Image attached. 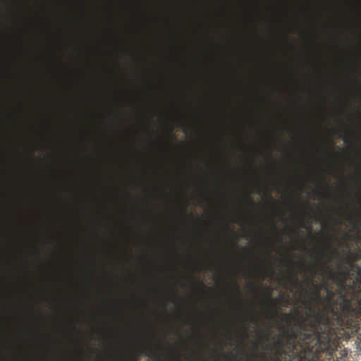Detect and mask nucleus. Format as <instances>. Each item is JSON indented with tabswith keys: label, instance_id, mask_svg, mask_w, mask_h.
<instances>
[{
	"label": "nucleus",
	"instance_id": "nucleus-1",
	"mask_svg": "<svg viewBox=\"0 0 361 361\" xmlns=\"http://www.w3.org/2000/svg\"><path fill=\"white\" fill-rule=\"evenodd\" d=\"M323 298V307L307 314L300 322L296 328L283 330L276 336L274 343H269V331L261 332L266 340L264 349L272 350L273 355L257 352L258 343L255 342L256 351L252 353L259 361H322L321 355L332 350L337 331L352 325L354 318L361 313L356 307L355 300L345 294V302L335 299L336 292L330 288ZM251 361H257L251 360Z\"/></svg>",
	"mask_w": 361,
	"mask_h": 361
},
{
	"label": "nucleus",
	"instance_id": "nucleus-2",
	"mask_svg": "<svg viewBox=\"0 0 361 361\" xmlns=\"http://www.w3.org/2000/svg\"><path fill=\"white\" fill-rule=\"evenodd\" d=\"M328 278L337 286L340 301L345 302L344 297L347 294L357 302V307L361 310V267L351 263L350 269H331Z\"/></svg>",
	"mask_w": 361,
	"mask_h": 361
},
{
	"label": "nucleus",
	"instance_id": "nucleus-3",
	"mask_svg": "<svg viewBox=\"0 0 361 361\" xmlns=\"http://www.w3.org/2000/svg\"><path fill=\"white\" fill-rule=\"evenodd\" d=\"M314 301L323 305V298L320 295L319 288L312 291L310 298L306 300L305 307L310 312V314H312L314 312H315L314 305L313 304Z\"/></svg>",
	"mask_w": 361,
	"mask_h": 361
},
{
	"label": "nucleus",
	"instance_id": "nucleus-4",
	"mask_svg": "<svg viewBox=\"0 0 361 361\" xmlns=\"http://www.w3.org/2000/svg\"><path fill=\"white\" fill-rule=\"evenodd\" d=\"M271 318L272 319H275V318H276V319H279L280 322H290L291 321L292 317L290 314L288 313H283L282 314V317H279V312L276 310H274L271 313Z\"/></svg>",
	"mask_w": 361,
	"mask_h": 361
},
{
	"label": "nucleus",
	"instance_id": "nucleus-5",
	"mask_svg": "<svg viewBox=\"0 0 361 361\" xmlns=\"http://www.w3.org/2000/svg\"><path fill=\"white\" fill-rule=\"evenodd\" d=\"M320 253L322 258L326 259L327 262H329L330 259H332L334 255H336L338 257H339L338 252L336 250H331V252L330 254H327L324 250H321Z\"/></svg>",
	"mask_w": 361,
	"mask_h": 361
},
{
	"label": "nucleus",
	"instance_id": "nucleus-6",
	"mask_svg": "<svg viewBox=\"0 0 361 361\" xmlns=\"http://www.w3.org/2000/svg\"><path fill=\"white\" fill-rule=\"evenodd\" d=\"M267 298L268 299L271 301L270 302V305L271 307H273L274 308L276 309L277 307V304L282 299V295H279V298H276L275 299H272L271 298V293H268L267 294Z\"/></svg>",
	"mask_w": 361,
	"mask_h": 361
},
{
	"label": "nucleus",
	"instance_id": "nucleus-7",
	"mask_svg": "<svg viewBox=\"0 0 361 361\" xmlns=\"http://www.w3.org/2000/svg\"><path fill=\"white\" fill-rule=\"evenodd\" d=\"M319 289H322L326 292V290H328L329 289V287L326 283H322L319 286Z\"/></svg>",
	"mask_w": 361,
	"mask_h": 361
},
{
	"label": "nucleus",
	"instance_id": "nucleus-8",
	"mask_svg": "<svg viewBox=\"0 0 361 361\" xmlns=\"http://www.w3.org/2000/svg\"><path fill=\"white\" fill-rule=\"evenodd\" d=\"M350 223L353 225L354 228H355V229H357L360 226V224L357 221H355L353 219L351 220Z\"/></svg>",
	"mask_w": 361,
	"mask_h": 361
},
{
	"label": "nucleus",
	"instance_id": "nucleus-9",
	"mask_svg": "<svg viewBox=\"0 0 361 361\" xmlns=\"http://www.w3.org/2000/svg\"><path fill=\"white\" fill-rule=\"evenodd\" d=\"M292 280L295 285H297L298 283V279L297 275L295 274L293 275Z\"/></svg>",
	"mask_w": 361,
	"mask_h": 361
},
{
	"label": "nucleus",
	"instance_id": "nucleus-10",
	"mask_svg": "<svg viewBox=\"0 0 361 361\" xmlns=\"http://www.w3.org/2000/svg\"><path fill=\"white\" fill-rule=\"evenodd\" d=\"M233 288L237 293H239V286L238 285V282L233 283Z\"/></svg>",
	"mask_w": 361,
	"mask_h": 361
},
{
	"label": "nucleus",
	"instance_id": "nucleus-11",
	"mask_svg": "<svg viewBox=\"0 0 361 361\" xmlns=\"http://www.w3.org/2000/svg\"><path fill=\"white\" fill-rule=\"evenodd\" d=\"M350 239L351 240H354V241H357H357H359V240H360V235H356V237H351Z\"/></svg>",
	"mask_w": 361,
	"mask_h": 361
},
{
	"label": "nucleus",
	"instance_id": "nucleus-12",
	"mask_svg": "<svg viewBox=\"0 0 361 361\" xmlns=\"http://www.w3.org/2000/svg\"><path fill=\"white\" fill-rule=\"evenodd\" d=\"M251 359H257L253 354L249 355L247 361H251Z\"/></svg>",
	"mask_w": 361,
	"mask_h": 361
},
{
	"label": "nucleus",
	"instance_id": "nucleus-13",
	"mask_svg": "<svg viewBox=\"0 0 361 361\" xmlns=\"http://www.w3.org/2000/svg\"><path fill=\"white\" fill-rule=\"evenodd\" d=\"M272 228L276 231L277 230V226L274 221L272 223Z\"/></svg>",
	"mask_w": 361,
	"mask_h": 361
},
{
	"label": "nucleus",
	"instance_id": "nucleus-14",
	"mask_svg": "<svg viewBox=\"0 0 361 361\" xmlns=\"http://www.w3.org/2000/svg\"><path fill=\"white\" fill-rule=\"evenodd\" d=\"M152 353H153V350L152 349H149L147 355H150Z\"/></svg>",
	"mask_w": 361,
	"mask_h": 361
},
{
	"label": "nucleus",
	"instance_id": "nucleus-15",
	"mask_svg": "<svg viewBox=\"0 0 361 361\" xmlns=\"http://www.w3.org/2000/svg\"><path fill=\"white\" fill-rule=\"evenodd\" d=\"M249 200V202L251 204H255V203L253 202L252 200V199H248Z\"/></svg>",
	"mask_w": 361,
	"mask_h": 361
},
{
	"label": "nucleus",
	"instance_id": "nucleus-16",
	"mask_svg": "<svg viewBox=\"0 0 361 361\" xmlns=\"http://www.w3.org/2000/svg\"><path fill=\"white\" fill-rule=\"evenodd\" d=\"M299 264H300L301 267H305V264H304V263L300 262Z\"/></svg>",
	"mask_w": 361,
	"mask_h": 361
},
{
	"label": "nucleus",
	"instance_id": "nucleus-17",
	"mask_svg": "<svg viewBox=\"0 0 361 361\" xmlns=\"http://www.w3.org/2000/svg\"><path fill=\"white\" fill-rule=\"evenodd\" d=\"M199 284L202 286V287H204V284L202 282H199Z\"/></svg>",
	"mask_w": 361,
	"mask_h": 361
},
{
	"label": "nucleus",
	"instance_id": "nucleus-18",
	"mask_svg": "<svg viewBox=\"0 0 361 361\" xmlns=\"http://www.w3.org/2000/svg\"><path fill=\"white\" fill-rule=\"evenodd\" d=\"M344 140H345V142H348L349 140H348V138L345 137V138L344 139Z\"/></svg>",
	"mask_w": 361,
	"mask_h": 361
},
{
	"label": "nucleus",
	"instance_id": "nucleus-19",
	"mask_svg": "<svg viewBox=\"0 0 361 361\" xmlns=\"http://www.w3.org/2000/svg\"><path fill=\"white\" fill-rule=\"evenodd\" d=\"M253 316H250V319H253Z\"/></svg>",
	"mask_w": 361,
	"mask_h": 361
},
{
	"label": "nucleus",
	"instance_id": "nucleus-20",
	"mask_svg": "<svg viewBox=\"0 0 361 361\" xmlns=\"http://www.w3.org/2000/svg\"><path fill=\"white\" fill-rule=\"evenodd\" d=\"M177 361H180L178 357H176Z\"/></svg>",
	"mask_w": 361,
	"mask_h": 361
},
{
	"label": "nucleus",
	"instance_id": "nucleus-21",
	"mask_svg": "<svg viewBox=\"0 0 361 361\" xmlns=\"http://www.w3.org/2000/svg\"><path fill=\"white\" fill-rule=\"evenodd\" d=\"M308 228H309V229H312V226H310L308 227Z\"/></svg>",
	"mask_w": 361,
	"mask_h": 361
}]
</instances>
